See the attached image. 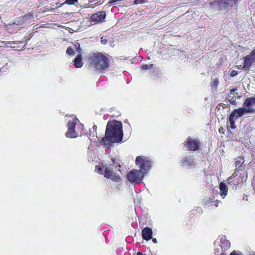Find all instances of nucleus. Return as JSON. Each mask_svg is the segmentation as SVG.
I'll return each instance as SVG.
<instances>
[{
	"instance_id": "1",
	"label": "nucleus",
	"mask_w": 255,
	"mask_h": 255,
	"mask_svg": "<svg viewBox=\"0 0 255 255\" xmlns=\"http://www.w3.org/2000/svg\"><path fill=\"white\" fill-rule=\"evenodd\" d=\"M123 137L122 123L116 120L109 121L106 127L105 136L101 139L100 142L106 146H110L113 143L121 141Z\"/></svg>"
},
{
	"instance_id": "2",
	"label": "nucleus",
	"mask_w": 255,
	"mask_h": 255,
	"mask_svg": "<svg viewBox=\"0 0 255 255\" xmlns=\"http://www.w3.org/2000/svg\"><path fill=\"white\" fill-rule=\"evenodd\" d=\"M88 62L90 67L100 72H103L110 67V59L100 52H92L88 55Z\"/></svg>"
},
{
	"instance_id": "3",
	"label": "nucleus",
	"mask_w": 255,
	"mask_h": 255,
	"mask_svg": "<svg viewBox=\"0 0 255 255\" xmlns=\"http://www.w3.org/2000/svg\"><path fill=\"white\" fill-rule=\"evenodd\" d=\"M135 164L139 168L140 170L145 175L150 170L152 166V161L149 157L144 156H138L136 157Z\"/></svg>"
},
{
	"instance_id": "4",
	"label": "nucleus",
	"mask_w": 255,
	"mask_h": 255,
	"mask_svg": "<svg viewBox=\"0 0 255 255\" xmlns=\"http://www.w3.org/2000/svg\"><path fill=\"white\" fill-rule=\"evenodd\" d=\"M145 175L138 169H132L127 174V179L131 183H140Z\"/></svg>"
},
{
	"instance_id": "5",
	"label": "nucleus",
	"mask_w": 255,
	"mask_h": 255,
	"mask_svg": "<svg viewBox=\"0 0 255 255\" xmlns=\"http://www.w3.org/2000/svg\"><path fill=\"white\" fill-rule=\"evenodd\" d=\"M201 142L199 139L188 137L184 142L186 150L196 151L201 148Z\"/></svg>"
},
{
	"instance_id": "6",
	"label": "nucleus",
	"mask_w": 255,
	"mask_h": 255,
	"mask_svg": "<svg viewBox=\"0 0 255 255\" xmlns=\"http://www.w3.org/2000/svg\"><path fill=\"white\" fill-rule=\"evenodd\" d=\"M106 17L105 11H97L91 16L90 21L92 24L100 23L105 21Z\"/></svg>"
},
{
	"instance_id": "7",
	"label": "nucleus",
	"mask_w": 255,
	"mask_h": 255,
	"mask_svg": "<svg viewBox=\"0 0 255 255\" xmlns=\"http://www.w3.org/2000/svg\"><path fill=\"white\" fill-rule=\"evenodd\" d=\"M76 123L73 120L70 121L68 123V130L66 132V136L69 138H75L78 134L75 131Z\"/></svg>"
},
{
	"instance_id": "8",
	"label": "nucleus",
	"mask_w": 255,
	"mask_h": 255,
	"mask_svg": "<svg viewBox=\"0 0 255 255\" xmlns=\"http://www.w3.org/2000/svg\"><path fill=\"white\" fill-rule=\"evenodd\" d=\"M104 176L107 178L110 179L116 182H119L121 181V176L114 173L109 168H105Z\"/></svg>"
},
{
	"instance_id": "9",
	"label": "nucleus",
	"mask_w": 255,
	"mask_h": 255,
	"mask_svg": "<svg viewBox=\"0 0 255 255\" xmlns=\"http://www.w3.org/2000/svg\"><path fill=\"white\" fill-rule=\"evenodd\" d=\"M255 105V97H249L247 98L243 104V109H249L251 112L248 113H254L255 108H254Z\"/></svg>"
},
{
	"instance_id": "10",
	"label": "nucleus",
	"mask_w": 255,
	"mask_h": 255,
	"mask_svg": "<svg viewBox=\"0 0 255 255\" xmlns=\"http://www.w3.org/2000/svg\"><path fill=\"white\" fill-rule=\"evenodd\" d=\"M249 112H251L249 109L240 108L232 111L230 116L234 118L235 120H237L238 118L243 116L245 114H247Z\"/></svg>"
},
{
	"instance_id": "11",
	"label": "nucleus",
	"mask_w": 255,
	"mask_h": 255,
	"mask_svg": "<svg viewBox=\"0 0 255 255\" xmlns=\"http://www.w3.org/2000/svg\"><path fill=\"white\" fill-rule=\"evenodd\" d=\"M255 61V60L250 54L245 56L244 57V66L242 68L249 71Z\"/></svg>"
},
{
	"instance_id": "12",
	"label": "nucleus",
	"mask_w": 255,
	"mask_h": 255,
	"mask_svg": "<svg viewBox=\"0 0 255 255\" xmlns=\"http://www.w3.org/2000/svg\"><path fill=\"white\" fill-rule=\"evenodd\" d=\"M142 238L146 241H149L152 238V231L149 227L143 228L141 232Z\"/></svg>"
},
{
	"instance_id": "13",
	"label": "nucleus",
	"mask_w": 255,
	"mask_h": 255,
	"mask_svg": "<svg viewBox=\"0 0 255 255\" xmlns=\"http://www.w3.org/2000/svg\"><path fill=\"white\" fill-rule=\"evenodd\" d=\"M220 201L218 200H214L213 199L208 198L206 199L204 201V205L207 207H213L215 206L217 207L220 203Z\"/></svg>"
},
{
	"instance_id": "14",
	"label": "nucleus",
	"mask_w": 255,
	"mask_h": 255,
	"mask_svg": "<svg viewBox=\"0 0 255 255\" xmlns=\"http://www.w3.org/2000/svg\"><path fill=\"white\" fill-rule=\"evenodd\" d=\"M182 166H192L194 165V159L189 157H184L181 160Z\"/></svg>"
},
{
	"instance_id": "15",
	"label": "nucleus",
	"mask_w": 255,
	"mask_h": 255,
	"mask_svg": "<svg viewBox=\"0 0 255 255\" xmlns=\"http://www.w3.org/2000/svg\"><path fill=\"white\" fill-rule=\"evenodd\" d=\"M82 56L81 54L77 55L74 61V65L76 68H81L83 66Z\"/></svg>"
},
{
	"instance_id": "16",
	"label": "nucleus",
	"mask_w": 255,
	"mask_h": 255,
	"mask_svg": "<svg viewBox=\"0 0 255 255\" xmlns=\"http://www.w3.org/2000/svg\"><path fill=\"white\" fill-rule=\"evenodd\" d=\"M237 90V88L231 89L230 91L229 94L228 95V101L233 105H235L236 103L235 92Z\"/></svg>"
},
{
	"instance_id": "17",
	"label": "nucleus",
	"mask_w": 255,
	"mask_h": 255,
	"mask_svg": "<svg viewBox=\"0 0 255 255\" xmlns=\"http://www.w3.org/2000/svg\"><path fill=\"white\" fill-rule=\"evenodd\" d=\"M34 16L32 12H29L23 15L21 17V20L24 22H29L33 20Z\"/></svg>"
},
{
	"instance_id": "18",
	"label": "nucleus",
	"mask_w": 255,
	"mask_h": 255,
	"mask_svg": "<svg viewBox=\"0 0 255 255\" xmlns=\"http://www.w3.org/2000/svg\"><path fill=\"white\" fill-rule=\"evenodd\" d=\"M220 194L221 196H225L227 194L228 192V188L226 186V185L223 183L221 182L220 185Z\"/></svg>"
},
{
	"instance_id": "19",
	"label": "nucleus",
	"mask_w": 255,
	"mask_h": 255,
	"mask_svg": "<svg viewBox=\"0 0 255 255\" xmlns=\"http://www.w3.org/2000/svg\"><path fill=\"white\" fill-rule=\"evenodd\" d=\"M219 84V81L218 78H216L214 79L211 83V87L212 90L214 91H217L218 86Z\"/></svg>"
},
{
	"instance_id": "20",
	"label": "nucleus",
	"mask_w": 255,
	"mask_h": 255,
	"mask_svg": "<svg viewBox=\"0 0 255 255\" xmlns=\"http://www.w3.org/2000/svg\"><path fill=\"white\" fill-rule=\"evenodd\" d=\"M238 0H223V3L225 5L232 7Z\"/></svg>"
},
{
	"instance_id": "21",
	"label": "nucleus",
	"mask_w": 255,
	"mask_h": 255,
	"mask_svg": "<svg viewBox=\"0 0 255 255\" xmlns=\"http://www.w3.org/2000/svg\"><path fill=\"white\" fill-rule=\"evenodd\" d=\"M229 121L230 124V127L233 129H235L236 128V126L235 125V121L234 118L231 116H229Z\"/></svg>"
},
{
	"instance_id": "22",
	"label": "nucleus",
	"mask_w": 255,
	"mask_h": 255,
	"mask_svg": "<svg viewBox=\"0 0 255 255\" xmlns=\"http://www.w3.org/2000/svg\"><path fill=\"white\" fill-rule=\"evenodd\" d=\"M105 168H108L103 165H98L96 166V168L99 171V173L101 174L104 175V169Z\"/></svg>"
},
{
	"instance_id": "23",
	"label": "nucleus",
	"mask_w": 255,
	"mask_h": 255,
	"mask_svg": "<svg viewBox=\"0 0 255 255\" xmlns=\"http://www.w3.org/2000/svg\"><path fill=\"white\" fill-rule=\"evenodd\" d=\"M244 162V158L239 157V160L235 161L236 167L238 166V168H239Z\"/></svg>"
},
{
	"instance_id": "24",
	"label": "nucleus",
	"mask_w": 255,
	"mask_h": 255,
	"mask_svg": "<svg viewBox=\"0 0 255 255\" xmlns=\"http://www.w3.org/2000/svg\"><path fill=\"white\" fill-rule=\"evenodd\" d=\"M78 0H66L64 3L61 4V5H63L64 4H67L68 5L74 4L78 1Z\"/></svg>"
},
{
	"instance_id": "25",
	"label": "nucleus",
	"mask_w": 255,
	"mask_h": 255,
	"mask_svg": "<svg viewBox=\"0 0 255 255\" xmlns=\"http://www.w3.org/2000/svg\"><path fill=\"white\" fill-rule=\"evenodd\" d=\"M66 53L70 56H73L75 54L73 48L71 47H68L66 50Z\"/></svg>"
},
{
	"instance_id": "26",
	"label": "nucleus",
	"mask_w": 255,
	"mask_h": 255,
	"mask_svg": "<svg viewBox=\"0 0 255 255\" xmlns=\"http://www.w3.org/2000/svg\"><path fill=\"white\" fill-rule=\"evenodd\" d=\"M152 64H150V65L144 64V65H141L140 67L143 70H146V69L151 68L152 67Z\"/></svg>"
},
{
	"instance_id": "27",
	"label": "nucleus",
	"mask_w": 255,
	"mask_h": 255,
	"mask_svg": "<svg viewBox=\"0 0 255 255\" xmlns=\"http://www.w3.org/2000/svg\"><path fill=\"white\" fill-rule=\"evenodd\" d=\"M122 0H111L109 1L108 4L110 5H113L116 4L117 2L121 1Z\"/></svg>"
},
{
	"instance_id": "28",
	"label": "nucleus",
	"mask_w": 255,
	"mask_h": 255,
	"mask_svg": "<svg viewBox=\"0 0 255 255\" xmlns=\"http://www.w3.org/2000/svg\"><path fill=\"white\" fill-rule=\"evenodd\" d=\"M145 2V0H134L133 1V4H138L139 3H144Z\"/></svg>"
},
{
	"instance_id": "29",
	"label": "nucleus",
	"mask_w": 255,
	"mask_h": 255,
	"mask_svg": "<svg viewBox=\"0 0 255 255\" xmlns=\"http://www.w3.org/2000/svg\"><path fill=\"white\" fill-rule=\"evenodd\" d=\"M238 74V72L236 70H232L230 72V76L232 77H233L235 76H236Z\"/></svg>"
},
{
	"instance_id": "30",
	"label": "nucleus",
	"mask_w": 255,
	"mask_h": 255,
	"mask_svg": "<svg viewBox=\"0 0 255 255\" xmlns=\"http://www.w3.org/2000/svg\"><path fill=\"white\" fill-rule=\"evenodd\" d=\"M34 34L35 32H32L31 33H30L27 36L26 39V41L29 40L34 36Z\"/></svg>"
},
{
	"instance_id": "31",
	"label": "nucleus",
	"mask_w": 255,
	"mask_h": 255,
	"mask_svg": "<svg viewBox=\"0 0 255 255\" xmlns=\"http://www.w3.org/2000/svg\"><path fill=\"white\" fill-rule=\"evenodd\" d=\"M76 51L79 53H81V49L80 48V45L79 43H77V44L76 45Z\"/></svg>"
},
{
	"instance_id": "32",
	"label": "nucleus",
	"mask_w": 255,
	"mask_h": 255,
	"mask_svg": "<svg viewBox=\"0 0 255 255\" xmlns=\"http://www.w3.org/2000/svg\"><path fill=\"white\" fill-rule=\"evenodd\" d=\"M101 42L103 44H106L108 43V40L107 39L102 37L101 39Z\"/></svg>"
},
{
	"instance_id": "33",
	"label": "nucleus",
	"mask_w": 255,
	"mask_h": 255,
	"mask_svg": "<svg viewBox=\"0 0 255 255\" xmlns=\"http://www.w3.org/2000/svg\"><path fill=\"white\" fill-rule=\"evenodd\" d=\"M250 55L255 60V48L252 51Z\"/></svg>"
},
{
	"instance_id": "34",
	"label": "nucleus",
	"mask_w": 255,
	"mask_h": 255,
	"mask_svg": "<svg viewBox=\"0 0 255 255\" xmlns=\"http://www.w3.org/2000/svg\"><path fill=\"white\" fill-rule=\"evenodd\" d=\"M219 132L220 133H222V134H224L225 133V130H224V128L223 127H221L219 128Z\"/></svg>"
},
{
	"instance_id": "35",
	"label": "nucleus",
	"mask_w": 255,
	"mask_h": 255,
	"mask_svg": "<svg viewBox=\"0 0 255 255\" xmlns=\"http://www.w3.org/2000/svg\"><path fill=\"white\" fill-rule=\"evenodd\" d=\"M236 176H237V175H236V174H235V173H233V174H232V176H231L228 178V181H230V180H232V179H233L234 177H235Z\"/></svg>"
},
{
	"instance_id": "36",
	"label": "nucleus",
	"mask_w": 255,
	"mask_h": 255,
	"mask_svg": "<svg viewBox=\"0 0 255 255\" xmlns=\"http://www.w3.org/2000/svg\"><path fill=\"white\" fill-rule=\"evenodd\" d=\"M230 255H241V254L237 253L236 251H234L231 253Z\"/></svg>"
},
{
	"instance_id": "37",
	"label": "nucleus",
	"mask_w": 255,
	"mask_h": 255,
	"mask_svg": "<svg viewBox=\"0 0 255 255\" xmlns=\"http://www.w3.org/2000/svg\"><path fill=\"white\" fill-rule=\"evenodd\" d=\"M89 138L91 140H96V138H97V136H96V137H95L94 136H93L92 138L91 137V133H89Z\"/></svg>"
},
{
	"instance_id": "38",
	"label": "nucleus",
	"mask_w": 255,
	"mask_h": 255,
	"mask_svg": "<svg viewBox=\"0 0 255 255\" xmlns=\"http://www.w3.org/2000/svg\"><path fill=\"white\" fill-rule=\"evenodd\" d=\"M225 244H226V248H229L230 243L228 241H225Z\"/></svg>"
},
{
	"instance_id": "39",
	"label": "nucleus",
	"mask_w": 255,
	"mask_h": 255,
	"mask_svg": "<svg viewBox=\"0 0 255 255\" xmlns=\"http://www.w3.org/2000/svg\"><path fill=\"white\" fill-rule=\"evenodd\" d=\"M93 129L94 131H96V130H97V126L94 125V126L93 127Z\"/></svg>"
},
{
	"instance_id": "40",
	"label": "nucleus",
	"mask_w": 255,
	"mask_h": 255,
	"mask_svg": "<svg viewBox=\"0 0 255 255\" xmlns=\"http://www.w3.org/2000/svg\"><path fill=\"white\" fill-rule=\"evenodd\" d=\"M152 241L153 243H154L155 244L157 243V240L155 238H153L152 239Z\"/></svg>"
},
{
	"instance_id": "41",
	"label": "nucleus",
	"mask_w": 255,
	"mask_h": 255,
	"mask_svg": "<svg viewBox=\"0 0 255 255\" xmlns=\"http://www.w3.org/2000/svg\"><path fill=\"white\" fill-rule=\"evenodd\" d=\"M39 28H40L39 27L35 28L34 29V31L33 32H35V33L37 32L38 31V29H39Z\"/></svg>"
},
{
	"instance_id": "42",
	"label": "nucleus",
	"mask_w": 255,
	"mask_h": 255,
	"mask_svg": "<svg viewBox=\"0 0 255 255\" xmlns=\"http://www.w3.org/2000/svg\"><path fill=\"white\" fill-rule=\"evenodd\" d=\"M136 255H145L143 254H142V253H141V252H137V253Z\"/></svg>"
},
{
	"instance_id": "43",
	"label": "nucleus",
	"mask_w": 255,
	"mask_h": 255,
	"mask_svg": "<svg viewBox=\"0 0 255 255\" xmlns=\"http://www.w3.org/2000/svg\"><path fill=\"white\" fill-rule=\"evenodd\" d=\"M16 41H13V42H7V44H15Z\"/></svg>"
},
{
	"instance_id": "44",
	"label": "nucleus",
	"mask_w": 255,
	"mask_h": 255,
	"mask_svg": "<svg viewBox=\"0 0 255 255\" xmlns=\"http://www.w3.org/2000/svg\"><path fill=\"white\" fill-rule=\"evenodd\" d=\"M220 255H226V254H225L224 253H222Z\"/></svg>"
},
{
	"instance_id": "45",
	"label": "nucleus",
	"mask_w": 255,
	"mask_h": 255,
	"mask_svg": "<svg viewBox=\"0 0 255 255\" xmlns=\"http://www.w3.org/2000/svg\"><path fill=\"white\" fill-rule=\"evenodd\" d=\"M243 67H242V65H240L239 68H242Z\"/></svg>"
},
{
	"instance_id": "46",
	"label": "nucleus",
	"mask_w": 255,
	"mask_h": 255,
	"mask_svg": "<svg viewBox=\"0 0 255 255\" xmlns=\"http://www.w3.org/2000/svg\"><path fill=\"white\" fill-rule=\"evenodd\" d=\"M221 249H222V248H223V245H221Z\"/></svg>"
},
{
	"instance_id": "47",
	"label": "nucleus",
	"mask_w": 255,
	"mask_h": 255,
	"mask_svg": "<svg viewBox=\"0 0 255 255\" xmlns=\"http://www.w3.org/2000/svg\"><path fill=\"white\" fill-rule=\"evenodd\" d=\"M19 43H23V42H22V41H19Z\"/></svg>"
},
{
	"instance_id": "48",
	"label": "nucleus",
	"mask_w": 255,
	"mask_h": 255,
	"mask_svg": "<svg viewBox=\"0 0 255 255\" xmlns=\"http://www.w3.org/2000/svg\"><path fill=\"white\" fill-rule=\"evenodd\" d=\"M98 0H93L94 1H97Z\"/></svg>"
}]
</instances>
